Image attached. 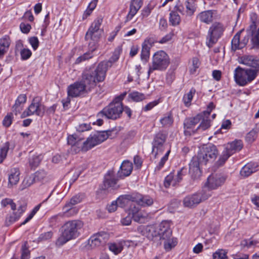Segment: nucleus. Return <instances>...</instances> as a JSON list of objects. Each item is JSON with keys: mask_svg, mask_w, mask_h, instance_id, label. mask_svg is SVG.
<instances>
[{"mask_svg": "<svg viewBox=\"0 0 259 259\" xmlns=\"http://www.w3.org/2000/svg\"><path fill=\"white\" fill-rule=\"evenodd\" d=\"M218 154V150L214 145L209 144L203 147L197 155L193 157L189 163V173L191 177L194 179L198 178L201 174L200 165L212 162Z\"/></svg>", "mask_w": 259, "mask_h": 259, "instance_id": "obj_1", "label": "nucleus"}, {"mask_svg": "<svg viewBox=\"0 0 259 259\" xmlns=\"http://www.w3.org/2000/svg\"><path fill=\"white\" fill-rule=\"evenodd\" d=\"M112 65L111 61H103L100 62L95 69L92 67L87 68L82 72L79 80L90 92L96 87L98 82L105 80L107 71Z\"/></svg>", "mask_w": 259, "mask_h": 259, "instance_id": "obj_2", "label": "nucleus"}, {"mask_svg": "<svg viewBox=\"0 0 259 259\" xmlns=\"http://www.w3.org/2000/svg\"><path fill=\"white\" fill-rule=\"evenodd\" d=\"M250 19L251 24L247 29L246 31L248 35L245 36L241 40H240V34L244 31L242 29L239 31L233 37L232 41V49H243L248 42L249 39V35H251V43L252 47L251 49H259V28L257 29L256 24L257 16L255 14H252L251 15Z\"/></svg>", "mask_w": 259, "mask_h": 259, "instance_id": "obj_3", "label": "nucleus"}, {"mask_svg": "<svg viewBox=\"0 0 259 259\" xmlns=\"http://www.w3.org/2000/svg\"><path fill=\"white\" fill-rule=\"evenodd\" d=\"M83 225L82 222L79 220L66 222L62 226V235L58 238L57 244L62 245L67 241L78 237Z\"/></svg>", "mask_w": 259, "mask_h": 259, "instance_id": "obj_4", "label": "nucleus"}, {"mask_svg": "<svg viewBox=\"0 0 259 259\" xmlns=\"http://www.w3.org/2000/svg\"><path fill=\"white\" fill-rule=\"evenodd\" d=\"M258 73L257 69H245L238 66L234 70V77L237 84L243 87L253 80Z\"/></svg>", "mask_w": 259, "mask_h": 259, "instance_id": "obj_5", "label": "nucleus"}, {"mask_svg": "<svg viewBox=\"0 0 259 259\" xmlns=\"http://www.w3.org/2000/svg\"><path fill=\"white\" fill-rule=\"evenodd\" d=\"M170 63L168 55L163 50L156 52L152 58V65L149 66L148 76L155 70L165 71Z\"/></svg>", "mask_w": 259, "mask_h": 259, "instance_id": "obj_6", "label": "nucleus"}, {"mask_svg": "<svg viewBox=\"0 0 259 259\" xmlns=\"http://www.w3.org/2000/svg\"><path fill=\"white\" fill-rule=\"evenodd\" d=\"M159 240L164 241V248L167 250H170L176 246L177 241L172 240L170 242L172 231L170 229V223L167 221H163L158 225Z\"/></svg>", "mask_w": 259, "mask_h": 259, "instance_id": "obj_7", "label": "nucleus"}, {"mask_svg": "<svg viewBox=\"0 0 259 259\" xmlns=\"http://www.w3.org/2000/svg\"><path fill=\"white\" fill-rule=\"evenodd\" d=\"M123 112V105L122 103L116 102L113 101L108 106L100 111L97 116L99 117H105L107 119L116 120L121 117Z\"/></svg>", "mask_w": 259, "mask_h": 259, "instance_id": "obj_8", "label": "nucleus"}, {"mask_svg": "<svg viewBox=\"0 0 259 259\" xmlns=\"http://www.w3.org/2000/svg\"><path fill=\"white\" fill-rule=\"evenodd\" d=\"M224 146V150L217 161V164L219 166L223 165L232 155L240 151L243 148V143L241 140H235Z\"/></svg>", "mask_w": 259, "mask_h": 259, "instance_id": "obj_9", "label": "nucleus"}, {"mask_svg": "<svg viewBox=\"0 0 259 259\" xmlns=\"http://www.w3.org/2000/svg\"><path fill=\"white\" fill-rule=\"evenodd\" d=\"M225 30L224 25L220 22H214L209 27L206 39V46L210 48L213 47L222 36Z\"/></svg>", "mask_w": 259, "mask_h": 259, "instance_id": "obj_10", "label": "nucleus"}, {"mask_svg": "<svg viewBox=\"0 0 259 259\" xmlns=\"http://www.w3.org/2000/svg\"><path fill=\"white\" fill-rule=\"evenodd\" d=\"M45 111V106L41 103L40 99L36 97L33 99L29 106L22 112L21 118H24L33 115L42 117L44 115Z\"/></svg>", "mask_w": 259, "mask_h": 259, "instance_id": "obj_11", "label": "nucleus"}, {"mask_svg": "<svg viewBox=\"0 0 259 259\" xmlns=\"http://www.w3.org/2000/svg\"><path fill=\"white\" fill-rule=\"evenodd\" d=\"M210 196L211 192L209 190H203L201 192L186 196L183 200V204L185 207L190 208L195 207L201 202L208 199Z\"/></svg>", "mask_w": 259, "mask_h": 259, "instance_id": "obj_12", "label": "nucleus"}, {"mask_svg": "<svg viewBox=\"0 0 259 259\" xmlns=\"http://www.w3.org/2000/svg\"><path fill=\"white\" fill-rule=\"evenodd\" d=\"M167 137V133L164 131H159L154 137L152 143V153L154 154L155 158L157 157L159 153H162L164 150V144Z\"/></svg>", "mask_w": 259, "mask_h": 259, "instance_id": "obj_13", "label": "nucleus"}, {"mask_svg": "<svg viewBox=\"0 0 259 259\" xmlns=\"http://www.w3.org/2000/svg\"><path fill=\"white\" fill-rule=\"evenodd\" d=\"M102 21V18L98 17L92 23L85 36L87 40H92L94 43L98 41L103 32L100 29Z\"/></svg>", "mask_w": 259, "mask_h": 259, "instance_id": "obj_14", "label": "nucleus"}, {"mask_svg": "<svg viewBox=\"0 0 259 259\" xmlns=\"http://www.w3.org/2000/svg\"><path fill=\"white\" fill-rule=\"evenodd\" d=\"M109 235L105 232H101L93 235L89 239V245L95 248L104 245L109 240Z\"/></svg>", "mask_w": 259, "mask_h": 259, "instance_id": "obj_15", "label": "nucleus"}, {"mask_svg": "<svg viewBox=\"0 0 259 259\" xmlns=\"http://www.w3.org/2000/svg\"><path fill=\"white\" fill-rule=\"evenodd\" d=\"M89 92L80 80L76 81L69 85L67 88V94L72 98L78 97Z\"/></svg>", "mask_w": 259, "mask_h": 259, "instance_id": "obj_16", "label": "nucleus"}, {"mask_svg": "<svg viewBox=\"0 0 259 259\" xmlns=\"http://www.w3.org/2000/svg\"><path fill=\"white\" fill-rule=\"evenodd\" d=\"M183 15L192 16L196 10L194 0H186L183 3H178L175 7Z\"/></svg>", "mask_w": 259, "mask_h": 259, "instance_id": "obj_17", "label": "nucleus"}, {"mask_svg": "<svg viewBox=\"0 0 259 259\" xmlns=\"http://www.w3.org/2000/svg\"><path fill=\"white\" fill-rule=\"evenodd\" d=\"M82 139L78 138L76 134L69 135L67 138V142L69 145L71 146V152L72 153H77L80 151H82Z\"/></svg>", "mask_w": 259, "mask_h": 259, "instance_id": "obj_18", "label": "nucleus"}, {"mask_svg": "<svg viewBox=\"0 0 259 259\" xmlns=\"http://www.w3.org/2000/svg\"><path fill=\"white\" fill-rule=\"evenodd\" d=\"M226 178L221 174H212L207 178L208 187L215 189L221 186L225 181Z\"/></svg>", "mask_w": 259, "mask_h": 259, "instance_id": "obj_19", "label": "nucleus"}, {"mask_svg": "<svg viewBox=\"0 0 259 259\" xmlns=\"http://www.w3.org/2000/svg\"><path fill=\"white\" fill-rule=\"evenodd\" d=\"M26 206L25 205H21L18 207L17 211L13 212L12 214L7 215L5 220V225L9 226L17 221L21 217L23 213L25 211Z\"/></svg>", "mask_w": 259, "mask_h": 259, "instance_id": "obj_20", "label": "nucleus"}, {"mask_svg": "<svg viewBox=\"0 0 259 259\" xmlns=\"http://www.w3.org/2000/svg\"><path fill=\"white\" fill-rule=\"evenodd\" d=\"M135 202L139 205L146 207L152 205L154 199L149 195L136 193L135 194Z\"/></svg>", "mask_w": 259, "mask_h": 259, "instance_id": "obj_21", "label": "nucleus"}, {"mask_svg": "<svg viewBox=\"0 0 259 259\" xmlns=\"http://www.w3.org/2000/svg\"><path fill=\"white\" fill-rule=\"evenodd\" d=\"M239 62L248 66L254 68L259 71V59L250 55H244L239 58Z\"/></svg>", "mask_w": 259, "mask_h": 259, "instance_id": "obj_22", "label": "nucleus"}, {"mask_svg": "<svg viewBox=\"0 0 259 259\" xmlns=\"http://www.w3.org/2000/svg\"><path fill=\"white\" fill-rule=\"evenodd\" d=\"M143 0H131L130 5V10L126 17L125 22L131 20L143 6Z\"/></svg>", "mask_w": 259, "mask_h": 259, "instance_id": "obj_23", "label": "nucleus"}, {"mask_svg": "<svg viewBox=\"0 0 259 259\" xmlns=\"http://www.w3.org/2000/svg\"><path fill=\"white\" fill-rule=\"evenodd\" d=\"M117 180L115 177L114 171L113 170H109L104 177V189H106L109 188H116Z\"/></svg>", "mask_w": 259, "mask_h": 259, "instance_id": "obj_24", "label": "nucleus"}, {"mask_svg": "<svg viewBox=\"0 0 259 259\" xmlns=\"http://www.w3.org/2000/svg\"><path fill=\"white\" fill-rule=\"evenodd\" d=\"M216 14L215 10H207L201 12L197 16V19L202 23L208 24L213 20L214 16Z\"/></svg>", "mask_w": 259, "mask_h": 259, "instance_id": "obj_25", "label": "nucleus"}, {"mask_svg": "<svg viewBox=\"0 0 259 259\" xmlns=\"http://www.w3.org/2000/svg\"><path fill=\"white\" fill-rule=\"evenodd\" d=\"M133 168V164L131 162L124 161L120 167V170L117 172L118 177L122 178L130 176Z\"/></svg>", "mask_w": 259, "mask_h": 259, "instance_id": "obj_26", "label": "nucleus"}, {"mask_svg": "<svg viewBox=\"0 0 259 259\" xmlns=\"http://www.w3.org/2000/svg\"><path fill=\"white\" fill-rule=\"evenodd\" d=\"M27 97L25 94H20L15 101L12 107V111L16 115L20 113L23 109L24 104L26 103Z\"/></svg>", "mask_w": 259, "mask_h": 259, "instance_id": "obj_27", "label": "nucleus"}, {"mask_svg": "<svg viewBox=\"0 0 259 259\" xmlns=\"http://www.w3.org/2000/svg\"><path fill=\"white\" fill-rule=\"evenodd\" d=\"M258 165L255 162H248L241 169L240 174L243 177H247L257 170Z\"/></svg>", "mask_w": 259, "mask_h": 259, "instance_id": "obj_28", "label": "nucleus"}, {"mask_svg": "<svg viewBox=\"0 0 259 259\" xmlns=\"http://www.w3.org/2000/svg\"><path fill=\"white\" fill-rule=\"evenodd\" d=\"M100 144L96 134L91 135L86 141L82 142V151L86 152Z\"/></svg>", "mask_w": 259, "mask_h": 259, "instance_id": "obj_29", "label": "nucleus"}, {"mask_svg": "<svg viewBox=\"0 0 259 259\" xmlns=\"http://www.w3.org/2000/svg\"><path fill=\"white\" fill-rule=\"evenodd\" d=\"M116 201L118 207L125 208L129 206L132 202H135V194L121 195Z\"/></svg>", "mask_w": 259, "mask_h": 259, "instance_id": "obj_30", "label": "nucleus"}, {"mask_svg": "<svg viewBox=\"0 0 259 259\" xmlns=\"http://www.w3.org/2000/svg\"><path fill=\"white\" fill-rule=\"evenodd\" d=\"M202 118V114H199L194 117L187 118L184 122V128L187 130H193Z\"/></svg>", "mask_w": 259, "mask_h": 259, "instance_id": "obj_31", "label": "nucleus"}, {"mask_svg": "<svg viewBox=\"0 0 259 259\" xmlns=\"http://www.w3.org/2000/svg\"><path fill=\"white\" fill-rule=\"evenodd\" d=\"M20 171L18 168H13L10 170L9 176V187L16 185L19 181Z\"/></svg>", "mask_w": 259, "mask_h": 259, "instance_id": "obj_32", "label": "nucleus"}, {"mask_svg": "<svg viewBox=\"0 0 259 259\" xmlns=\"http://www.w3.org/2000/svg\"><path fill=\"white\" fill-rule=\"evenodd\" d=\"M158 226H149L146 228V236L148 238L151 240L159 239V232Z\"/></svg>", "mask_w": 259, "mask_h": 259, "instance_id": "obj_33", "label": "nucleus"}, {"mask_svg": "<svg viewBox=\"0 0 259 259\" xmlns=\"http://www.w3.org/2000/svg\"><path fill=\"white\" fill-rule=\"evenodd\" d=\"M114 132V135H115L117 133L115 132V130L113 129L111 130H107L106 131L98 132L95 134L97 136V139L98 141L101 143L107 140L109 137H112V133Z\"/></svg>", "mask_w": 259, "mask_h": 259, "instance_id": "obj_34", "label": "nucleus"}, {"mask_svg": "<svg viewBox=\"0 0 259 259\" xmlns=\"http://www.w3.org/2000/svg\"><path fill=\"white\" fill-rule=\"evenodd\" d=\"M14 145L9 142L5 143L0 149V163L6 158L9 149H13Z\"/></svg>", "mask_w": 259, "mask_h": 259, "instance_id": "obj_35", "label": "nucleus"}, {"mask_svg": "<svg viewBox=\"0 0 259 259\" xmlns=\"http://www.w3.org/2000/svg\"><path fill=\"white\" fill-rule=\"evenodd\" d=\"M83 195L78 194L73 196L70 201L65 204V207H72L81 202L83 198Z\"/></svg>", "mask_w": 259, "mask_h": 259, "instance_id": "obj_36", "label": "nucleus"}, {"mask_svg": "<svg viewBox=\"0 0 259 259\" xmlns=\"http://www.w3.org/2000/svg\"><path fill=\"white\" fill-rule=\"evenodd\" d=\"M42 159L41 155H33L30 156L29 159V166L31 168L35 169L40 163Z\"/></svg>", "mask_w": 259, "mask_h": 259, "instance_id": "obj_37", "label": "nucleus"}, {"mask_svg": "<svg viewBox=\"0 0 259 259\" xmlns=\"http://www.w3.org/2000/svg\"><path fill=\"white\" fill-rule=\"evenodd\" d=\"M195 92V89L192 88L188 93L184 95L183 98V101L186 106L188 107L190 105L191 102Z\"/></svg>", "mask_w": 259, "mask_h": 259, "instance_id": "obj_38", "label": "nucleus"}, {"mask_svg": "<svg viewBox=\"0 0 259 259\" xmlns=\"http://www.w3.org/2000/svg\"><path fill=\"white\" fill-rule=\"evenodd\" d=\"M128 98L134 102H140L145 99V96L144 94L138 92H133L128 94Z\"/></svg>", "mask_w": 259, "mask_h": 259, "instance_id": "obj_39", "label": "nucleus"}, {"mask_svg": "<svg viewBox=\"0 0 259 259\" xmlns=\"http://www.w3.org/2000/svg\"><path fill=\"white\" fill-rule=\"evenodd\" d=\"M204 115L202 114V118L201 119L202 121L199 124V125L197 127V128L195 130V131H193V133H194L196 132H199L200 131H203L206 130V129L208 128L210 126V120L207 119H204Z\"/></svg>", "mask_w": 259, "mask_h": 259, "instance_id": "obj_40", "label": "nucleus"}, {"mask_svg": "<svg viewBox=\"0 0 259 259\" xmlns=\"http://www.w3.org/2000/svg\"><path fill=\"white\" fill-rule=\"evenodd\" d=\"M169 21L171 25L174 26H177L179 25L181 22L180 16L176 12L171 11L169 14Z\"/></svg>", "mask_w": 259, "mask_h": 259, "instance_id": "obj_41", "label": "nucleus"}, {"mask_svg": "<svg viewBox=\"0 0 259 259\" xmlns=\"http://www.w3.org/2000/svg\"><path fill=\"white\" fill-rule=\"evenodd\" d=\"M95 50H89L87 52L84 53L82 55L78 57L75 61L76 64H79L80 62L89 60L94 56V51Z\"/></svg>", "mask_w": 259, "mask_h": 259, "instance_id": "obj_42", "label": "nucleus"}, {"mask_svg": "<svg viewBox=\"0 0 259 259\" xmlns=\"http://www.w3.org/2000/svg\"><path fill=\"white\" fill-rule=\"evenodd\" d=\"M160 122L162 125V127H169L171 126L173 123V118L170 114L164 115L160 120Z\"/></svg>", "mask_w": 259, "mask_h": 259, "instance_id": "obj_43", "label": "nucleus"}, {"mask_svg": "<svg viewBox=\"0 0 259 259\" xmlns=\"http://www.w3.org/2000/svg\"><path fill=\"white\" fill-rule=\"evenodd\" d=\"M21 252V259H29L30 258V253L27 242H25L22 245Z\"/></svg>", "mask_w": 259, "mask_h": 259, "instance_id": "obj_44", "label": "nucleus"}, {"mask_svg": "<svg viewBox=\"0 0 259 259\" xmlns=\"http://www.w3.org/2000/svg\"><path fill=\"white\" fill-rule=\"evenodd\" d=\"M109 249L115 254H117L122 250L123 247L121 243H113L109 245Z\"/></svg>", "mask_w": 259, "mask_h": 259, "instance_id": "obj_45", "label": "nucleus"}, {"mask_svg": "<svg viewBox=\"0 0 259 259\" xmlns=\"http://www.w3.org/2000/svg\"><path fill=\"white\" fill-rule=\"evenodd\" d=\"M192 61V65L190 68V72L191 74H194L196 73L197 69L199 68L200 65V62L197 57L193 58Z\"/></svg>", "mask_w": 259, "mask_h": 259, "instance_id": "obj_46", "label": "nucleus"}, {"mask_svg": "<svg viewBox=\"0 0 259 259\" xmlns=\"http://www.w3.org/2000/svg\"><path fill=\"white\" fill-rule=\"evenodd\" d=\"M47 174L44 170H39L35 172L33 175V179L36 182L42 181L46 177Z\"/></svg>", "mask_w": 259, "mask_h": 259, "instance_id": "obj_47", "label": "nucleus"}, {"mask_svg": "<svg viewBox=\"0 0 259 259\" xmlns=\"http://www.w3.org/2000/svg\"><path fill=\"white\" fill-rule=\"evenodd\" d=\"M169 153H170V150L167 151V152L164 155V156L161 158L158 164L156 166V167L155 168V171H157V170L159 171L162 168V167H163L165 162L168 159V157Z\"/></svg>", "mask_w": 259, "mask_h": 259, "instance_id": "obj_48", "label": "nucleus"}, {"mask_svg": "<svg viewBox=\"0 0 259 259\" xmlns=\"http://www.w3.org/2000/svg\"><path fill=\"white\" fill-rule=\"evenodd\" d=\"M41 206V204H39L36 205L31 211L29 215L27 217V218L21 224V226L25 225L27 222H28L35 214L37 211L40 208Z\"/></svg>", "mask_w": 259, "mask_h": 259, "instance_id": "obj_49", "label": "nucleus"}, {"mask_svg": "<svg viewBox=\"0 0 259 259\" xmlns=\"http://www.w3.org/2000/svg\"><path fill=\"white\" fill-rule=\"evenodd\" d=\"M226 254L225 250H218L213 254V259H228Z\"/></svg>", "mask_w": 259, "mask_h": 259, "instance_id": "obj_50", "label": "nucleus"}, {"mask_svg": "<svg viewBox=\"0 0 259 259\" xmlns=\"http://www.w3.org/2000/svg\"><path fill=\"white\" fill-rule=\"evenodd\" d=\"M13 118V115L12 112L8 113L4 118L3 121V124L6 127H9L12 123Z\"/></svg>", "mask_w": 259, "mask_h": 259, "instance_id": "obj_51", "label": "nucleus"}, {"mask_svg": "<svg viewBox=\"0 0 259 259\" xmlns=\"http://www.w3.org/2000/svg\"><path fill=\"white\" fill-rule=\"evenodd\" d=\"M63 209L65 210L64 213L65 215L67 216L74 215L78 211V209L73 206L65 207V205L63 207Z\"/></svg>", "mask_w": 259, "mask_h": 259, "instance_id": "obj_52", "label": "nucleus"}, {"mask_svg": "<svg viewBox=\"0 0 259 259\" xmlns=\"http://www.w3.org/2000/svg\"><path fill=\"white\" fill-rule=\"evenodd\" d=\"M62 218V215L58 214L52 217L49 220V223L51 226L53 227L57 225L60 222V219Z\"/></svg>", "mask_w": 259, "mask_h": 259, "instance_id": "obj_53", "label": "nucleus"}, {"mask_svg": "<svg viewBox=\"0 0 259 259\" xmlns=\"http://www.w3.org/2000/svg\"><path fill=\"white\" fill-rule=\"evenodd\" d=\"M172 179L173 172L170 173L168 176H167L165 178L164 181V186L165 188H168L171 185L173 186H175V184H174Z\"/></svg>", "mask_w": 259, "mask_h": 259, "instance_id": "obj_54", "label": "nucleus"}, {"mask_svg": "<svg viewBox=\"0 0 259 259\" xmlns=\"http://www.w3.org/2000/svg\"><path fill=\"white\" fill-rule=\"evenodd\" d=\"M154 40L152 38H147L142 44V49H151L154 47Z\"/></svg>", "mask_w": 259, "mask_h": 259, "instance_id": "obj_55", "label": "nucleus"}, {"mask_svg": "<svg viewBox=\"0 0 259 259\" xmlns=\"http://www.w3.org/2000/svg\"><path fill=\"white\" fill-rule=\"evenodd\" d=\"M53 233L52 231H48L41 234L39 237L38 240L40 241H47L50 239L53 236Z\"/></svg>", "mask_w": 259, "mask_h": 259, "instance_id": "obj_56", "label": "nucleus"}, {"mask_svg": "<svg viewBox=\"0 0 259 259\" xmlns=\"http://www.w3.org/2000/svg\"><path fill=\"white\" fill-rule=\"evenodd\" d=\"M10 45V38L8 36H5L3 38L0 39V49L4 48V49L8 48Z\"/></svg>", "mask_w": 259, "mask_h": 259, "instance_id": "obj_57", "label": "nucleus"}, {"mask_svg": "<svg viewBox=\"0 0 259 259\" xmlns=\"http://www.w3.org/2000/svg\"><path fill=\"white\" fill-rule=\"evenodd\" d=\"M256 137V132L253 129L250 131L246 136V140L247 142L251 143L255 139Z\"/></svg>", "mask_w": 259, "mask_h": 259, "instance_id": "obj_58", "label": "nucleus"}, {"mask_svg": "<svg viewBox=\"0 0 259 259\" xmlns=\"http://www.w3.org/2000/svg\"><path fill=\"white\" fill-rule=\"evenodd\" d=\"M129 206L130 207L128 210V214L131 215V216H134L140 211L139 207L134 204L131 203Z\"/></svg>", "mask_w": 259, "mask_h": 259, "instance_id": "obj_59", "label": "nucleus"}, {"mask_svg": "<svg viewBox=\"0 0 259 259\" xmlns=\"http://www.w3.org/2000/svg\"><path fill=\"white\" fill-rule=\"evenodd\" d=\"M91 128L90 124L82 123L76 127V131L78 132H84L90 130Z\"/></svg>", "mask_w": 259, "mask_h": 259, "instance_id": "obj_60", "label": "nucleus"}, {"mask_svg": "<svg viewBox=\"0 0 259 259\" xmlns=\"http://www.w3.org/2000/svg\"><path fill=\"white\" fill-rule=\"evenodd\" d=\"M149 50H142L141 54V58L142 61L146 63L149 58Z\"/></svg>", "mask_w": 259, "mask_h": 259, "instance_id": "obj_61", "label": "nucleus"}, {"mask_svg": "<svg viewBox=\"0 0 259 259\" xmlns=\"http://www.w3.org/2000/svg\"><path fill=\"white\" fill-rule=\"evenodd\" d=\"M20 54L22 60H27L31 56L32 53L30 50H21Z\"/></svg>", "mask_w": 259, "mask_h": 259, "instance_id": "obj_62", "label": "nucleus"}, {"mask_svg": "<svg viewBox=\"0 0 259 259\" xmlns=\"http://www.w3.org/2000/svg\"><path fill=\"white\" fill-rule=\"evenodd\" d=\"M35 181L33 179V175L26 178L23 181V184L25 187H29L34 183H35Z\"/></svg>", "mask_w": 259, "mask_h": 259, "instance_id": "obj_63", "label": "nucleus"}, {"mask_svg": "<svg viewBox=\"0 0 259 259\" xmlns=\"http://www.w3.org/2000/svg\"><path fill=\"white\" fill-rule=\"evenodd\" d=\"M118 206L117 202L116 200L113 201L112 203L107 206V210L109 212H114Z\"/></svg>", "mask_w": 259, "mask_h": 259, "instance_id": "obj_64", "label": "nucleus"}]
</instances>
